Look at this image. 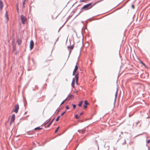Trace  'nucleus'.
I'll list each match as a JSON object with an SVG mask.
<instances>
[{
  "instance_id": "nucleus-1",
  "label": "nucleus",
  "mask_w": 150,
  "mask_h": 150,
  "mask_svg": "<svg viewBox=\"0 0 150 150\" xmlns=\"http://www.w3.org/2000/svg\"><path fill=\"white\" fill-rule=\"evenodd\" d=\"M91 3H89L84 5L81 9V11L78 13V15L79 14L82 12L81 10L83 9H85V10H88L92 8V6H91Z\"/></svg>"
},
{
  "instance_id": "nucleus-2",
  "label": "nucleus",
  "mask_w": 150,
  "mask_h": 150,
  "mask_svg": "<svg viewBox=\"0 0 150 150\" xmlns=\"http://www.w3.org/2000/svg\"><path fill=\"white\" fill-rule=\"evenodd\" d=\"M21 18L22 23L24 24L27 21V18L23 15H22L21 16Z\"/></svg>"
},
{
  "instance_id": "nucleus-3",
  "label": "nucleus",
  "mask_w": 150,
  "mask_h": 150,
  "mask_svg": "<svg viewBox=\"0 0 150 150\" xmlns=\"http://www.w3.org/2000/svg\"><path fill=\"white\" fill-rule=\"evenodd\" d=\"M34 43L33 40H31L30 44V50H31L33 48Z\"/></svg>"
},
{
  "instance_id": "nucleus-4",
  "label": "nucleus",
  "mask_w": 150,
  "mask_h": 150,
  "mask_svg": "<svg viewBox=\"0 0 150 150\" xmlns=\"http://www.w3.org/2000/svg\"><path fill=\"white\" fill-rule=\"evenodd\" d=\"M19 109V106L18 104L16 105L15 106V109L14 112L16 113H17L18 112V109Z\"/></svg>"
},
{
  "instance_id": "nucleus-5",
  "label": "nucleus",
  "mask_w": 150,
  "mask_h": 150,
  "mask_svg": "<svg viewBox=\"0 0 150 150\" xmlns=\"http://www.w3.org/2000/svg\"><path fill=\"white\" fill-rule=\"evenodd\" d=\"M15 115L14 114L12 115L11 119V121L10 122V125H11V123L12 122H14V121L15 120Z\"/></svg>"
},
{
  "instance_id": "nucleus-6",
  "label": "nucleus",
  "mask_w": 150,
  "mask_h": 150,
  "mask_svg": "<svg viewBox=\"0 0 150 150\" xmlns=\"http://www.w3.org/2000/svg\"><path fill=\"white\" fill-rule=\"evenodd\" d=\"M78 69V67L76 65V66H75L74 69V70L73 71V72L72 75L73 76H74V75H75V73L76 72V71Z\"/></svg>"
},
{
  "instance_id": "nucleus-7",
  "label": "nucleus",
  "mask_w": 150,
  "mask_h": 150,
  "mask_svg": "<svg viewBox=\"0 0 150 150\" xmlns=\"http://www.w3.org/2000/svg\"><path fill=\"white\" fill-rule=\"evenodd\" d=\"M75 82H76V81L75 79L74 78H73L72 79L71 85L72 87L74 88V84H75Z\"/></svg>"
},
{
  "instance_id": "nucleus-8",
  "label": "nucleus",
  "mask_w": 150,
  "mask_h": 150,
  "mask_svg": "<svg viewBox=\"0 0 150 150\" xmlns=\"http://www.w3.org/2000/svg\"><path fill=\"white\" fill-rule=\"evenodd\" d=\"M86 131V130L85 129H82L81 130H78V132H79L80 133H81L82 134H83L84 132Z\"/></svg>"
},
{
  "instance_id": "nucleus-9",
  "label": "nucleus",
  "mask_w": 150,
  "mask_h": 150,
  "mask_svg": "<svg viewBox=\"0 0 150 150\" xmlns=\"http://www.w3.org/2000/svg\"><path fill=\"white\" fill-rule=\"evenodd\" d=\"M79 78V74H76L75 75V78L76 81V83L77 84V81Z\"/></svg>"
},
{
  "instance_id": "nucleus-10",
  "label": "nucleus",
  "mask_w": 150,
  "mask_h": 150,
  "mask_svg": "<svg viewBox=\"0 0 150 150\" xmlns=\"http://www.w3.org/2000/svg\"><path fill=\"white\" fill-rule=\"evenodd\" d=\"M3 8V3L1 0H0V9L2 10Z\"/></svg>"
},
{
  "instance_id": "nucleus-11",
  "label": "nucleus",
  "mask_w": 150,
  "mask_h": 150,
  "mask_svg": "<svg viewBox=\"0 0 150 150\" xmlns=\"http://www.w3.org/2000/svg\"><path fill=\"white\" fill-rule=\"evenodd\" d=\"M17 42H18V45H20L22 43V40L20 39H18L17 40Z\"/></svg>"
},
{
  "instance_id": "nucleus-12",
  "label": "nucleus",
  "mask_w": 150,
  "mask_h": 150,
  "mask_svg": "<svg viewBox=\"0 0 150 150\" xmlns=\"http://www.w3.org/2000/svg\"><path fill=\"white\" fill-rule=\"evenodd\" d=\"M117 90L116 93H115V100H114V104H115V103L116 102V99H117Z\"/></svg>"
},
{
  "instance_id": "nucleus-13",
  "label": "nucleus",
  "mask_w": 150,
  "mask_h": 150,
  "mask_svg": "<svg viewBox=\"0 0 150 150\" xmlns=\"http://www.w3.org/2000/svg\"><path fill=\"white\" fill-rule=\"evenodd\" d=\"M5 17L6 18L7 21H8L9 19L8 14L7 13V11H6L5 14Z\"/></svg>"
},
{
  "instance_id": "nucleus-14",
  "label": "nucleus",
  "mask_w": 150,
  "mask_h": 150,
  "mask_svg": "<svg viewBox=\"0 0 150 150\" xmlns=\"http://www.w3.org/2000/svg\"><path fill=\"white\" fill-rule=\"evenodd\" d=\"M74 45H71L70 46H68L67 47V48H68L70 49L71 50H73V49L74 48Z\"/></svg>"
},
{
  "instance_id": "nucleus-15",
  "label": "nucleus",
  "mask_w": 150,
  "mask_h": 150,
  "mask_svg": "<svg viewBox=\"0 0 150 150\" xmlns=\"http://www.w3.org/2000/svg\"><path fill=\"white\" fill-rule=\"evenodd\" d=\"M73 97V95H69L68 96V97L67 98V100H70V99L72 98Z\"/></svg>"
},
{
  "instance_id": "nucleus-16",
  "label": "nucleus",
  "mask_w": 150,
  "mask_h": 150,
  "mask_svg": "<svg viewBox=\"0 0 150 150\" xmlns=\"http://www.w3.org/2000/svg\"><path fill=\"white\" fill-rule=\"evenodd\" d=\"M42 129V128H40V127H37L36 128H35L34 129V130H40V129Z\"/></svg>"
},
{
  "instance_id": "nucleus-17",
  "label": "nucleus",
  "mask_w": 150,
  "mask_h": 150,
  "mask_svg": "<svg viewBox=\"0 0 150 150\" xmlns=\"http://www.w3.org/2000/svg\"><path fill=\"white\" fill-rule=\"evenodd\" d=\"M83 101H81L79 102V103L78 104V105L80 107L81 106L82 104L83 103Z\"/></svg>"
},
{
  "instance_id": "nucleus-18",
  "label": "nucleus",
  "mask_w": 150,
  "mask_h": 150,
  "mask_svg": "<svg viewBox=\"0 0 150 150\" xmlns=\"http://www.w3.org/2000/svg\"><path fill=\"white\" fill-rule=\"evenodd\" d=\"M67 98L65 100H64L61 103L60 105L63 104L66 101V100L67 99Z\"/></svg>"
},
{
  "instance_id": "nucleus-19",
  "label": "nucleus",
  "mask_w": 150,
  "mask_h": 150,
  "mask_svg": "<svg viewBox=\"0 0 150 150\" xmlns=\"http://www.w3.org/2000/svg\"><path fill=\"white\" fill-rule=\"evenodd\" d=\"M84 103L85 105H87L89 104V103L87 102V101L86 100H85L84 101Z\"/></svg>"
},
{
  "instance_id": "nucleus-20",
  "label": "nucleus",
  "mask_w": 150,
  "mask_h": 150,
  "mask_svg": "<svg viewBox=\"0 0 150 150\" xmlns=\"http://www.w3.org/2000/svg\"><path fill=\"white\" fill-rule=\"evenodd\" d=\"M95 143L96 144L97 146L98 147V149H99V146H98V144L97 143V140H96L95 141Z\"/></svg>"
},
{
  "instance_id": "nucleus-21",
  "label": "nucleus",
  "mask_w": 150,
  "mask_h": 150,
  "mask_svg": "<svg viewBox=\"0 0 150 150\" xmlns=\"http://www.w3.org/2000/svg\"><path fill=\"white\" fill-rule=\"evenodd\" d=\"M61 116H58V117H57V118L56 119V122H57L59 121V119Z\"/></svg>"
},
{
  "instance_id": "nucleus-22",
  "label": "nucleus",
  "mask_w": 150,
  "mask_h": 150,
  "mask_svg": "<svg viewBox=\"0 0 150 150\" xmlns=\"http://www.w3.org/2000/svg\"><path fill=\"white\" fill-rule=\"evenodd\" d=\"M44 38L45 40H47L49 39L48 36H44Z\"/></svg>"
},
{
  "instance_id": "nucleus-23",
  "label": "nucleus",
  "mask_w": 150,
  "mask_h": 150,
  "mask_svg": "<svg viewBox=\"0 0 150 150\" xmlns=\"http://www.w3.org/2000/svg\"><path fill=\"white\" fill-rule=\"evenodd\" d=\"M59 128V127H57V129H56L55 131V133H56L58 132V131Z\"/></svg>"
},
{
  "instance_id": "nucleus-24",
  "label": "nucleus",
  "mask_w": 150,
  "mask_h": 150,
  "mask_svg": "<svg viewBox=\"0 0 150 150\" xmlns=\"http://www.w3.org/2000/svg\"><path fill=\"white\" fill-rule=\"evenodd\" d=\"M75 117L76 119H78L80 117V116H79L77 115H76L75 116Z\"/></svg>"
},
{
  "instance_id": "nucleus-25",
  "label": "nucleus",
  "mask_w": 150,
  "mask_h": 150,
  "mask_svg": "<svg viewBox=\"0 0 150 150\" xmlns=\"http://www.w3.org/2000/svg\"><path fill=\"white\" fill-rule=\"evenodd\" d=\"M27 134L28 135H31V134H32V133L31 132L29 131V132H27Z\"/></svg>"
},
{
  "instance_id": "nucleus-26",
  "label": "nucleus",
  "mask_w": 150,
  "mask_h": 150,
  "mask_svg": "<svg viewBox=\"0 0 150 150\" xmlns=\"http://www.w3.org/2000/svg\"><path fill=\"white\" fill-rule=\"evenodd\" d=\"M67 111L66 110H65L64 112H62V114H61V116H62L63 115H64V114Z\"/></svg>"
},
{
  "instance_id": "nucleus-27",
  "label": "nucleus",
  "mask_w": 150,
  "mask_h": 150,
  "mask_svg": "<svg viewBox=\"0 0 150 150\" xmlns=\"http://www.w3.org/2000/svg\"><path fill=\"white\" fill-rule=\"evenodd\" d=\"M72 106L74 109H75L76 108V105L73 104H72Z\"/></svg>"
},
{
  "instance_id": "nucleus-28",
  "label": "nucleus",
  "mask_w": 150,
  "mask_h": 150,
  "mask_svg": "<svg viewBox=\"0 0 150 150\" xmlns=\"http://www.w3.org/2000/svg\"><path fill=\"white\" fill-rule=\"evenodd\" d=\"M50 120L49 121H48V122H47L46 123H44V126H45V127H46V125L49 122V121L50 120Z\"/></svg>"
},
{
  "instance_id": "nucleus-29",
  "label": "nucleus",
  "mask_w": 150,
  "mask_h": 150,
  "mask_svg": "<svg viewBox=\"0 0 150 150\" xmlns=\"http://www.w3.org/2000/svg\"><path fill=\"white\" fill-rule=\"evenodd\" d=\"M126 144V142L125 140V139L124 142H123V143H122V144L124 145V144Z\"/></svg>"
},
{
  "instance_id": "nucleus-30",
  "label": "nucleus",
  "mask_w": 150,
  "mask_h": 150,
  "mask_svg": "<svg viewBox=\"0 0 150 150\" xmlns=\"http://www.w3.org/2000/svg\"><path fill=\"white\" fill-rule=\"evenodd\" d=\"M83 107L84 109H86L87 108V106L86 105H83Z\"/></svg>"
},
{
  "instance_id": "nucleus-31",
  "label": "nucleus",
  "mask_w": 150,
  "mask_h": 150,
  "mask_svg": "<svg viewBox=\"0 0 150 150\" xmlns=\"http://www.w3.org/2000/svg\"><path fill=\"white\" fill-rule=\"evenodd\" d=\"M140 122V121H138L136 123V126L135 127H136L138 125V123Z\"/></svg>"
},
{
  "instance_id": "nucleus-32",
  "label": "nucleus",
  "mask_w": 150,
  "mask_h": 150,
  "mask_svg": "<svg viewBox=\"0 0 150 150\" xmlns=\"http://www.w3.org/2000/svg\"><path fill=\"white\" fill-rule=\"evenodd\" d=\"M51 123L50 122L47 125V127H48L50 126L51 125Z\"/></svg>"
},
{
  "instance_id": "nucleus-33",
  "label": "nucleus",
  "mask_w": 150,
  "mask_h": 150,
  "mask_svg": "<svg viewBox=\"0 0 150 150\" xmlns=\"http://www.w3.org/2000/svg\"><path fill=\"white\" fill-rule=\"evenodd\" d=\"M16 9H17V11L18 12V11H19V8H18V7L17 5Z\"/></svg>"
},
{
  "instance_id": "nucleus-34",
  "label": "nucleus",
  "mask_w": 150,
  "mask_h": 150,
  "mask_svg": "<svg viewBox=\"0 0 150 150\" xmlns=\"http://www.w3.org/2000/svg\"><path fill=\"white\" fill-rule=\"evenodd\" d=\"M65 24V23H64V24H63V25H62V27H61L59 29V30H58V32H59V31L60 29L62 27V26H63V25H64V24Z\"/></svg>"
},
{
  "instance_id": "nucleus-35",
  "label": "nucleus",
  "mask_w": 150,
  "mask_h": 150,
  "mask_svg": "<svg viewBox=\"0 0 150 150\" xmlns=\"http://www.w3.org/2000/svg\"><path fill=\"white\" fill-rule=\"evenodd\" d=\"M66 108L67 109H69V106L68 105L66 107Z\"/></svg>"
},
{
  "instance_id": "nucleus-36",
  "label": "nucleus",
  "mask_w": 150,
  "mask_h": 150,
  "mask_svg": "<svg viewBox=\"0 0 150 150\" xmlns=\"http://www.w3.org/2000/svg\"><path fill=\"white\" fill-rule=\"evenodd\" d=\"M147 143H150V139H149L148 140V141H147Z\"/></svg>"
},
{
  "instance_id": "nucleus-37",
  "label": "nucleus",
  "mask_w": 150,
  "mask_h": 150,
  "mask_svg": "<svg viewBox=\"0 0 150 150\" xmlns=\"http://www.w3.org/2000/svg\"><path fill=\"white\" fill-rule=\"evenodd\" d=\"M96 4V2L94 3V4H93L92 5H91V6H92V7L94 6H95Z\"/></svg>"
},
{
  "instance_id": "nucleus-38",
  "label": "nucleus",
  "mask_w": 150,
  "mask_h": 150,
  "mask_svg": "<svg viewBox=\"0 0 150 150\" xmlns=\"http://www.w3.org/2000/svg\"><path fill=\"white\" fill-rule=\"evenodd\" d=\"M55 119V118H54L50 122V123H51L52 122H53V121Z\"/></svg>"
},
{
  "instance_id": "nucleus-39",
  "label": "nucleus",
  "mask_w": 150,
  "mask_h": 150,
  "mask_svg": "<svg viewBox=\"0 0 150 150\" xmlns=\"http://www.w3.org/2000/svg\"><path fill=\"white\" fill-rule=\"evenodd\" d=\"M25 2H24V1L23 2V5H25Z\"/></svg>"
},
{
  "instance_id": "nucleus-40",
  "label": "nucleus",
  "mask_w": 150,
  "mask_h": 150,
  "mask_svg": "<svg viewBox=\"0 0 150 150\" xmlns=\"http://www.w3.org/2000/svg\"><path fill=\"white\" fill-rule=\"evenodd\" d=\"M71 50L69 51V56H68V58H69V55L70 54H71Z\"/></svg>"
},
{
  "instance_id": "nucleus-41",
  "label": "nucleus",
  "mask_w": 150,
  "mask_h": 150,
  "mask_svg": "<svg viewBox=\"0 0 150 150\" xmlns=\"http://www.w3.org/2000/svg\"><path fill=\"white\" fill-rule=\"evenodd\" d=\"M83 114V112H82L80 114V115H82Z\"/></svg>"
},
{
  "instance_id": "nucleus-42",
  "label": "nucleus",
  "mask_w": 150,
  "mask_h": 150,
  "mask_svg": "<svg viewBox=\"0 0 150 150\" xmlns=\"http://www.w3.org/2000/svg\"><path fill=\"white\" fill-rule=\"evenodd\" d=\"M97 1L96 2V4H97V3H98L100 2V1Z\"/></svg>"
},
{
  "instance_id": "nucleus-43",
  "label": "nucleus",
  "mask_w": 150,
  "mask_h": 150,
  "mask_svg": "<svg viewBox=\"0 0 150 150\" xmlns=\"http://www.w3.org/2000/svg\"><path fill=\"white\" fill-rule=\"evenodd\" d=\"M107 150H109V146H108L107 147Z\"/></svg>"
},
{
  "instance_id": "nucleus-44",
  "label": "nucleus",
  "mask_w": 150,
  "mask_h": 150,
  "mask_svg": "<svg viewBox=\"0 0 150 150\" xmlns=\"http://www.w3.org/2000/svg\"><path fill=\"white\" fill-rule=\"evenodd\" d=\"M132 8H134V6L133 5H132Z\"/></svg>"
},
{
  "instance_id": "nucleus-45",
  "label": "nucleus",
  "mask_w": 150,
  "mask_h": 150,
  "mask_svg": "<svg viewBox=\"0 0 150 150\" xmlns=\"http://www.w3.org/2000/svg\"><path fill=\"white\" fill-rule=\"evenodd\" d=\"M140 62L141 63V64H142L143 63V62L141 61L140 60Z\"/></svg>"
},
{
  "instance_id": "nucleus-46",
  "label": "nucleus",
  "mask_w": 150,
  "mask_h": 150,
  "mask_svg": "<svg viewBox=\"0 0 150 150\" xmlns=\"http://www.w3.org/2000/svg\"><path fill=\"white\" fill-rule=\"evenodd\" d=\"M142 134H143V133H142V134H138V135H137L136 136V137H137V136H139V135H142Z\"/></svg>"
},
{
  "instance_id": "nucleus-47",
  "label": "nucleus",
  "mask_w": 150,
  "mask_h": 150,
  "mask_svg": "<svg viewBox=\"0 0 150 150\" xmlns=\"http://www.w3.org/2000/svg\"><path fill=\"white\" fill-rule=\"evenodd\" d=\"M143 64V65L144 66L146 67V65H145L144 64V63H143V64Z\"/></svg>"
},
{
  "instance_id": "nucleus-48",
  "label": "nucleus",
  "mask_w": 150,
  "mask_h": 150,
  "mask_svg": "<svg viewBox=\"0 0 150 150\" xmlns=\"http://www.w3.org/2000/svg\"><path fill=\"white\" fill-rule=\"evenodd\" d=\"M74 31L75 32L76 34V33L75 30H74Z\"/></svg>"
},
{
  "instance_id": "nucleus-49",
  "label": "nucleus",
  "mask_w": 150,
  "mask_h": 150,
  "mask_svg": "<svg viewBox=\"0 0 150 150\" xmlns=\"http://www.w3.org/2000/svg\"><path fill=\"white\" fill-rule=\"evenodd\" d=\"M25 7V5H23V8H24Z\"/></svg>"
},
{
  "instance_id": "nucleus-50",
  "label": "nucleus",
  "mask_w": 150,
  "mask_h": 150,
  "mask_svg": "<svg viewBox=\"0 0 150 150\" xmlns=\"http://www.w3.org/2000/svg\"><path fill=\"white\" fill-rule=\"evenodd\" d=\"M58 38H57V39H56V41H57L58 40Z\"/></svg>"
},
{
  "instance_id": "nucleus-51",
  "label": "nucleus",
  "mask_w": 150,
  "mask_h": 150,
  "mask_svg": "<svg viewBox=\"0 0 150 150\" xmlns=\"http://www.w3.org/2000/svg\"><path fill=\"white\" fill-rule=\"evenodd\" d=\"M27 137H31L30 136H27Z\"/></svg>"
},
{
  "instance_id": "nucleus-52",
  "label": "nucleus",
  "mask_w": 150,
  "mask_h": 150,
  "mask_svg": "<svg viewBox=\"0 0 150 150\" xmlns=\"http://www.w3.org/2000/svg\"><path fill=\"white\" fill-rule=\"evenodd\" d=\"M148 150H150V148H148Z\"/></svg>"
},
{
  "instance_id": "nucleus-53",
  "label": "nucleus",
  "mask_w": 150,
  "mask_h": 150,
  "mask_svg": "<svg viewBox=\"0 0 150 150\" xmlns=\"http://www.w3.org/2000/svg\"><path fill=\"white\" fill-rule=\"evenodd\" d=\"M26 0H24L23 1H24V2H25Z\"/></svg>"
},
{
  "instance_id": "nucleus-54",
  "label": "nucleus",
  "mask_w": 150,
  "mask_h": 150,
  "mask_svg": "<svg viewBox=\"0 0 150 150\" xmlns=\"http://www.w3.org/2000/svg\"><path fill=\"white\" fill-rule=\"evenodd\" d=\"M59 110H58V112H57V113L59 112Z\"/></svg>"
},
{
  "instance_id": "nucleus-55",
  "label": "nucleus",
  "mask_w": 150,
  "mask_h": 150,
  "mask_svg": "<svg viewBox=\"0 0 150 150\" xmlns=\"http://www.w3.org/2000/svg\"><path fill=\"white\" fill-rule=\"evenodd\" d=\"M78 92V91H77L76 92V93H77V92Z\"/></svg>"
},
{
  "instance_id": "nucleus-56",
  "label": "nucleus",
  "mask_w": 150,
  "mask_h": 150,
  "mask_svg": "<svg viewBox=\"0 0 150 150\" xmlns=\"http://www.w3.org/2000/svg\"><path fill=\"white\" fill-rule=\"evenodd\" d=\"M82 1L83 2L84 1L83 0H82Z\"/></svg>"
},
{
  "instance_id": "nucleus-57",
  "label": "nucleus",
  "mask_w": 150,
  "mask_h": 150,
  "mask_svg": "<svg viewBox=\"0 0 150 150\" xmlns=\"http://www.w3.org/2000/svg\"><path fill=\"white\" fill-rule=\"evenodd\" d=\"M129 117H130L131 116H130L129 115Z\"/></svg>"
},
{
  "instance_id": "nucleus-58",
  "label": "nucleus",
  "mask_w": 150,
  "mask_h": 150,
  "mask_svg": "<svg viewBox=\"0 0 150 150\" xmlns=\"http://www.w3.org/2000/svg\"><path fill=\"white\" fill-rule=\"evenodd\" d=\"M147 118H149V117H147Z\"/></svg>"
}]
</instances>
